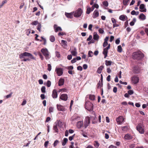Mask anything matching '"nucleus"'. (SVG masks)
Returning <instances> with one entry per match:
<instances>
[{
  "mask_svg": "<svg viewBox=\"0 0 148 148\" xmlns=\"http://www.w3.org/2000/svg\"><path fill=\"white\" fill-rule=\"evenodd\" d=\"M133 58L134 59L137 60H140L143 58L144 57V55L140 51H138L134 52L132 55Z\"/></svg>",
  "mask_w": 148,
  "mask_h": 148,
  "instance_id": "1",
  "label": "nucleus"
},
{
  "mask_svg": "<svg viewBox=\"0 0 148 148\" xmlns=\"http://www.w3.org/2000/svg\"><path fill=\"white\" fill-rule=\"evenodd\" d=\"M24 57H29L31 59L35 60V58L30 53L27 52H24L22 53L21 54L19 55V57L20 59H22Z\"/></svg>",
  "mask_w": 148,
  "mask_h": 148,
  "instance_id": "2",
  "label": "nucleus"
},
{
  "mask_svg": "<svg viewBox=\"0 0 148 148\" xmlns=\"http://www.w3.org/2000/svg\"><path fill=\"white\" fill-rule=\"evenodd\" d=\"M41 51L43 54L46 60H48L50 58V57L49 53L47 49L43 48L41 50Z\"/></svg>",
  "mask_w": 148,
  "mask_h": 148,
  "instance_id": "3",
  "label": "nucleus"
},
{
  "mask_svg": "<svg viewBox=\"0 0 148 148\" xmlns=\"http://www.w3.org/2000/svg\"><path fill=\"white\" fill-rule=\"evenodd\" d=\"M93 106L92 103L89 101L86 102L85 104L86 108L89 111L92 110Z\"/></svg>",
  "mask_w": 148,
  "mask_h": 148,
  "instance_id": "4",
  "label": "nucleus"
},
{
  "mask_svg": "<svg viewBox=\"0 0 148 148\" xmlns=\"http://www.w3.org/2000/svg\"><path fill=\"white\" fill-rule=\"evenodd\" d=\"M82 10L80 8L78 9L75 12H73V14L74 17H80L82 15Z\"/></svg>",
  "mask_w": 148,
  "mask_h": 148,
  "instance_id": "5",
  "label": "nucleus"
},
{
  "mask_svg": "<svg viewBox=\"0 0 148 148\" xmlns=\"http://www.w3.org/2000/svg\"><path fill=\"white\" fill-rule=\"evenodd\" d=\"M137 130L141 134H143L144 132V130L143 127V125L141 124L137 125Z\"/></svg>",
  "mask_w": 148,
  "mask_h": 148,
  "instance_id": "6",
  "label": "nucleus"
},
{
  "mask_svg": "<svg viewBox=\"0 0 148 148\" xmlns=\"http://www.w3.org/2000/svg\"><path fill=\"white\" fill-rule=\"evenodd\" d=\"M69 51H70L71 55L73 56H75L77 55V49L75 47H74L71 50L70 49Z\"/></svg>",
  "mask_w": 148,
  "mask_h": 148,
  "instance_id": "7",
  "label": "nucleus"
},
{
  "mask_svg": "<svg viewBox=\"0 0 148 148\" xmlns=\"http://www.w3.org/2000/svg\"><path fill=\"white\" fill-rule=\"evenodd\" d=\"M90 123V117L87 116L85 118V120L84 123V126L85 128H86L88 126Z\"/></svg>",
  "mask_w": 148,
  "mask_h": 148,
  "instance_id": "8",
  "label": "nucleus"
},
{
  "mask_svg": "<svg viewBox=\"0 0 148 148\" xmlns=\"http://www.w3.org/2000/svg\"><path fill=\"white\" fill-rule=\"evenodd\" d=\"M124 119L122 116H120L116 119V121L119 124H121L123 122Z\"/></svg>",
  "mask_w": 148,
  "mask_h": 148,
  "instance_id": "9",
  "label": "nucleus"
},
{
  "mask_svg": "<svg viewBox=\"0 0 148 148\" xmlns=\"http://www.w3.org/2000/svg\"><path fill=\"white\" fill-rule=\"evenodd\" d=\"M131 79L133 83L134 84L138 83L139 81L138 77L136 76H134L132 77Z\"/></svg>",
  "mask_w": 148,
  "mask_h": 148,
  "instance_id": "10",
  "label": "nucleus"
},
{
  "mask_svg": "<svg viewBox=\"0 0 148 148\" xmlns=\"http://www.w3.org/2000/svg\"><path fill=\"white\" fill-rule=\"evenodd\" d=\"M56 71L58 75V76H60L63 74V70L62 69L60 68H56L55 70Z\"/></svg>",
  "mask_w": 148,
  "mask_h": 148,
  "instance_id": "11",
  "label": "nucleus"
},
{
  "mask_svg": "<svg viewBox=\"0 0 148 148\" xmlns=\"http://www.w3.org/2000/svg\"><path fill=\"white\" fill-rule=\"evenodd\" d=\"M139 8L140 9V11L141 12H146L147 10L145 8V5L143 4H141L140 5Z\"/></svg>",
  "mask_w": 148,
  "mask_h": 148,
  "instance_id": "12",
  "label": "nucleus"
},
{
  "mask_svg": "<svg viewBox=\"0 0 148 148\" xmlns=\"http://www.w3.org/2000/svg\"><path fill=\"white\" fill-rule=\"evenodd\" d=\"M134 72L136 74L140 73V68L138 66H136L134 67L133 69Z\"/></svg>",
  "mask_w": 148,
  "mask_h": 148,
  "instance_id": "13",
  "label": "nucleus"
},
{
  "mask_svg": "<svg viewBox=\"0 0 148 148\" xmlns=\"http://www.w3.org/2000/svg\"><path fill=\"white\" fill-rule=\"evenodd\" d=\"M57 108L58 110H59L61 111H65V109L64 107L62 106L57 105Z\"/></svg>",
  "mask_w": 148,
  "mask_h": 148,
  "instance_id": "14",
  "label": "nucleus"
},
{
  "mask_svg": "<svg viewBox=\"0 0 148 148\" xmlns=\"http://www.w3.org/2000/svg\"><path fill=\"white\" fill-rule=\"evenodd\" d=\"M67 96L66 94H62L60 97V99H61L64 101L67 100Z\"/></svg>",
  "mask_w": 148,
  "mask_h": 148,
  "instance_id": "15",
  "label": "nucleus"
},
{
  "mask_svg": "<svg viewBox=\"0 0 148 148\" xmlns=\"http://www.w3.org/2000/svg\"><path fill=\"white\" fill-rule=\"evenodd\" d=\"M54 28L55 32H57L58 31H62V29L61 27H57V25H54Z\"/></svg>",
  "mask_w": 148,
  "mask_h": 148,
  "instance_id": "16",
  "label": "nucleus"
},
{
  "mask_svg": "<svg viewBox=\"0 0 148 148\" xmlns=\"http://www.w3.org/2000/svg\"><path fill=\"white\" fill-rule=\"evenodd\" d=\"M99 13L98 11L97 10H95L92 15V17L94 18H95L99 16Z\"/></svg>",
  "mask_w": 148,
  "mask_h": 148,
  "instance_id": "17",
  "label": "nucleus"
},
{
  "mask_svg": "<svg viewBox=\"0 0 148 148\" xmlns=\"http://www.w3.org/2000/svg\"><path fill=\"white\" fill-rule=\"evenodd\" d=\"M99 37L96 32H94L93 33V37L94 40L98 41L99 38Z\"/></svg>",
  "mask_w": 148,
  "mask_h": 148,
  "instance_id": "18",
  "label": "nucleus"
},
{
  "mask_svg": "<svg viewBox=\"0 0 148 148\" xmlns=\"http://www.w3.org/2000/svg\"><path fill=\"white\" fill-rule=\"evenodd\" d=\"M52 96L53 98H56L57 97L58 93L55 90H53V91Z\"/></svg>",
  "mask_w": 148,
  "mask_h": 148,
  "instance_id": "19",
  "label": "nucleus"
},
{
  "mask_svg": "<svg viewBox=\"0 0 148 148\" xmlns=\"http://www.w3.org/2000/svg\"><path fill=\"white\" fill-rule=\"evenodd\" d=\"M132 137L129 134H127L125 135L124 138L126 140H130L132 139Z\"/></svg>",
  "mask_w": 148,
  "mask_h": 148,
  "instance_id": "20",
  "label": "nucleus"
},
{
  "mask_svg": "<svg viewBox=\"0 0 148 148\" xmlns=\"http://www.w3.org/2000/svg\"><path fill=\"white\" fill-rule=\"evenodd\" d=\"M64 83V79L63 78H60L58 81V85L61 86L63 85Z\"/></svg>",
  "mask_w": 148,
  "mask_h": 148,
  "instance_id": "21",
  "label": "nucleus"
},
{
  "mask_svg": "<svg viewBox=\"0 0 148 148\" xmlns=\"http://www.w3.org/2000/svg\"><path fill=\"white\" fill-rule=\"evenodd\" d=\"M83 125V122L82 121L78 122L77 123V128H80Z\"/></svg>",
  "mask_w": 148,
  "mask_h": 148,
  "instance_id": "22",
  "label": "nucleus"
},
{
  "mask_svg": "<svg viewBox=\"0 0 148 148\" xmlns=\"http://www.w3.org/2000/svg\"><path fill=\"white\" fill-rule=\"evenodd\" d=\"M108 49H107L106 48H105L103 49V53L104 55L105 58H106V57L107 56V54L108 52Z\"/></svg>",
  "mask_w": 148,
  "mask_h": 148,
  "instance_id": "23",
  "label": "nucleus"
},
{
  "mask_svg": "<svg viewBox=\"0 0 148 148\" xmlns=\"http://www.w3.org/2000/svg\"><path fill=\"white\" fill-rule=\"evenodd\" d=\"M73 12H72L71 13H66L65 15L68 18H71L73 17Z\"/></svg>",
  "mask_w": 148,
  "mask_h": 148,
  "instance_id": "24",
  "label": "nucleus"
},
{
  "mask_svg": "<svg viewBox=\"0 0 148 148\" xmlns=\"http://www.w3.org/2000/svg\"><path fill=\"white\" fill-rule=\"evenodd\" d=\"M104 67V66L103 65L100 66L98 68L97 71V72L99 74L101 73L102 70L103 69Z\"/></svg>",
  "mask_w": 148,
  "mask_h": 148,
  "instance_id": "25",
  "label": "nucleus"
},
{
  "mask_svg": "<svg viewBox=\"0 0 148 148\" xmlns=\"http://www.w3.org/2000/svg\"><path fill=\"white\" fill-rule=\"evenodd\" d=\"M71 145L70 146L69 148H77L78 147L77 143H75V145H74L73 142H71Z\"/></svg>",
  "mask_w": 148,
  "mask_h": 148,
  "instance_id": "26",
  "label": "nucleus"
},
{
  "mask_svg": "<svg viewBox=\"0 0 148 148\" xmlns=\"http://www.w3.org/2000/svg\"><path fill=\"white\" fill-rule=\"evenodd\" d=\"M139 18L143 20H144L145 19L146 17L144 14L142 13L140 15Z\"/></svg>",
  "mask_w": 148,
  "mask_h": 148,
  "instance_id": "27",
  "label": "nucleus"
},
{
  "mask_svg": "<svg viewBox=\"0 0 148 148\" xmlns=\"http://www.w3.org/2000/svg\"><path fill=\"white\" fill-rule=\"evenodd\" d=\"M61 43L62 44V46H64V47H66L67 46V42L64 40H61Z\"/></svg>",
  "mask_w": 148,
  "mask_h": 148,
  "instance_id": "28",
  "label": "nucleus"
},
{
  "mask_svg": "<svg viewBox=\"0 0 148 148\" xmlns=\"http://www.w3.org/2000/svg\"><path fill=\"white\" fill-rule=\"evenodd\" d=\"M68 141V139L67 138H64L63 142L62 143V145L63 146H64L66 144Z\"/></svg>",
  "mask_w": 148,
  "mask_h": 148,
  "instance_id": "29",
  "label": "nucleus"
},
{
  "mask_svg": "<svg viewBox=\"0 0 148 148\" xmlns=\"http://www.w3.org/2000/svg\"><path fill=\"white\" fill-rule=\"evenodd\" d=\"M94 145L96 148H98L99 145V144L98 141H95L94 143Z\"/></svg>",
  "mask_w": 148,
  "mask_h": 148,
  "instance_id": "30",
  "label": "nucleus"
},
{
  "mask_svg": "<svg viewBox=\"0 0 148 148\" xmlns=\"http://www.w3.org/2000/svg\"><path fill=\"white\" fill-rule=\"evenodd\" d=\"M49 39L50 41L52 42H54L55 40V37L53 36H50Z\"/></svg>",
  "mask_w": 148,
  "mask_h": 148,
  "instance_id": "31",
  "label": "nucleus"
},
{
  "mask_svg": "<svg viewBox=\"0 0 148 148\" xmlns=\"http://www.w3.org/2000/svg\"><path fill=\"white\" fill-rule=\"evenodd\" d=\"M106 64L107 66H110L111 65V64L112 63V62L111 61H108L106 60Z\"/></svg>",
  "mask_w": 148,
  "mask_h": 148,
  "instance_id": "32",
  "label": "nucleus"
},
{
  "mask_svg": "<svg viewBox=\"0 0 148 148\" xmlns=\"http://www.w3.org/2000/svg\"><path fill=\"white\" fill-rule=\"evenodd\" d=\"M57 124L54 125L53 127V129L55 130V132H58V129L57 128Z\"/></svg>",
  "mask_w": 148,
  "mask_h": 148,
  "instance_id": "33",
  "label": "nucleus"
},
{
  "mask_svg": "<svg viewBox=\"0 0 148 148\" xmlns=\"http://www.w3.org/2000/svg\"><path fill=\"white\" fill-rule=\"evenodd\" d=\"M91 8H90L89 7H88V8L87 9V11H86V13L87 14H89L91 11H91Z\"/></svg>",
  "mask_w": 148,
  "mask_h": 148,
  "instance_id": "34",
  "label": "nucleus"
},
{
  "mask_svg": "<svg viewBox=\"0 0 148 148\" xmlns=\"http://www.w3.org/2000/svg\"><path fill=\"white\" fill-rule=\"evenodd\" d=\"M7 0H5L2 2V3L0 5V8H1L3 5L7 3Z\"/></svg>",
  "mask_w": 148,
  "mask_h": 148,
  "instance_id": "35",
  "label": "nucleus"
},
{
  "mask_svg": "<svg viewBox=\"0 0 148 148\" xmlns=\"http://www.w3.org/2000/svg\"><path fill=\"white\" fill-rule=\"evenodd\" d=\"M89 99L92 100H94L95 99V96L94 95H90L89 96Z\"/></svg>",
  "mask_w": 148,
  "mask_h": 148,
  "instance_id": "36",
  "label": "nucleus"
},
{
  "mask_svg": "<svg viewBox=\"0 0 148 148\" xmlns=\"http://www.w3.org/2000/svg\"><path fill=\"white\" fill-rule=\"evenodd\" d=\"M117 51L120 53L122 51V48L121 45L118 46Z\"/></svg>",
  "mask_w": 148,
  "mask_h": 148,
  "instance_id": "37",
  "label": "nucleus"
},
{
  "mask_svg": "<svg viewBox=\"0 0 148 148\" xmlns=\"http://www.w3.org/2000/svg\"><path fill=\"white\" fill-rule=\"evenodd\" d=\"M125 18V16L124 15H121L119 16V19L122 21H124Z\"/></svg>",
  "mask_w": 148,
  "mask_h": 148,
  "instance_id": "38",
  "label": "nucleus"
},
{
  "mask_svg": "<svg viewBox=\"0 0 148 148\" xmlns=\"http://www.w3.org/2000/svg\"><path fill=\"white\" fill-rule=\"evenodd\" d=\"M46 88L45 86H42L41 88V91L42 93H45L46 92Z\"/></svg>",
  "mask_w": 148,
  "mask_h": 148,
  "instance_id": "39",
  "label": "nucleus"
},
{
  "mask_svg": "<svg viewBox=\"0 0 148 148\" xmlns=\"http://www.w3.org/2000/svg\"><path fill=\"white\" fill-rule=\"evenodd\" d=\"M57 124L58 125V126L60 127H62L63 125V124L62 122L60 121L58 122V123Z\"/></svg>",
  "mask_w": 148,
  "mask_h": 148,
  "instance_id": "40",
  "label": "nucleus"
},
{
  "mask_svg": "<svg viewBox=\"0 0 148 148\" xmlns=\"http://www.w3.org/2000/svg\"><path fill=\"white\" fill-rule=\"evenodd\" d=\"M41 24L40 23H39L38 25L37 29L40 32L41 31Z\"/></svg>",
  "mask_w": 148,
  "mask_h": 148,
  "instance_id": "41",
  "label": "nucleus"
},
{
  "mask_svg": "<svg viewBox=\"0 0 148 148\" xmlns=\"http://www.w3.org/2000/svg\"><path fill=\"white\" fill-rule=\"evenodd\" d=\"M31 29H29L26 30V34L27 36H29L31 33Z\"/></svg>",
  "mask_w": 148,
  "mask_h": 148,
  "instance_id": "42",
  "label": "nucleus"
},
{
  "mask_svg": "<svg viewBox=\"0 0 148 148\" xmlns=\"http://www.w3.org/2000/svg\"><path fill=\"white\" fill-rule=\"evenodd\" d=\"M103 5L106 7H107L108 5V3L107 1H103Z\"/></svg>",
  "mask_w": 148,
  "mask_h": 148,
  "instance_id": "43",
  "label": "nucleus"
},
{
  "mask_svg": "<svg viewBox=\"0 0 148 148\" xmlns=\"http://www.w3.org/2000/svg\"><path fill=\"white\" fill-rule=\"evenodd\" d=\"M130 0H123V3L124 5H127Z\"/></svg>",
  "mask_w": 148,
  "mask_h": 148,
  "instance_id": "44",
  "label": "nucleus"
},
{
  "mask_svg": "<svg viewBox=\"0 0 148 148\" xmlns=\"http://www.w3.org/2000/svg\"><path fill=\"white\" fill-rule=\"evenodd\" d=\"M59 141L58 140H56L54 143H53V146L54 147H55L56 145H57L58 144V143H59Z\"/></svg>",
  "mask_w": 148,
  "mask_h": 148,
  "instance_id": "45",
  "label": "nucleus"
},
{
  "mask_svg": "<svg viewBox=\"0 0 148 148\" xmlns=\"http://www.w3.org/2000/svg\"><path fill=\"white\" fill-rule=\"evenodd\" d=\"M49 112L50 113H51L53 112V108L52 107H50L49 108Z\"/></svg>",
  "mask_w": 148,
  "mask_h": 148,
  "instance_id": "46",
  "label": "nucleus"
},
{
  "mask_svg": "<svg viewBox=\"0 0 148 148\" xmlns=\"http://www.w3.org/2000/svg\"><path fill=\"white\" fill-rule=\"evenodd\" d=\"M51 82L50 81L48 80L47 81V86L48 87H49L51 85Z\"/></svg>",
  "mask_w": 148,
  "mask_h": 148,
  "instance_id": "47",
  "label": "nucleus"
},
{
  "mask_svg": "<svg viewBox=\"0 0 148 148\" xmlns=\"http://www.w3.org/2000/svg\"><path fill=\"white\" fill-rule=\"evenodd\" d=\"M88 55L89 57H91L93 56V53L91 51H89L88 52Z\"/></svg>",
  "mask_w": 148,
  "mask_h": 148,
  "instance_id": "48",
  "label": "nucleus"
},
{
  "mask_svg": "<svg viewBox=\"0 0 148 148\" xmlns=\"http://www.w3.org/2000/svg\"><path fill=\"white\" fill-rule=\"evenodd\" d=\"M48 68L47 70L48 71H50L51 70V66L50 64H48Z\"/></svg>",
  "mask_w": 148,
  "mask_h": 148,
  "instance_id": "49",
  "label": "nucleus"
},
{
  "mask_svg": "<svg viewBox=\"0 0 148 148\" xmlns=\"http://www.w3.org/2000/svg\"><path fill=\"white\" fill-rule=\"evenodd\" d=\"M38 24V21H34L32 23V24L34 25H36Z\"/></svg>",
  "mask_w": 148,
  "mask_h": 148,
  "instance_id": "50",
  "label": "nucleus"
},
{
  "mask_svg": "<svg viewBox=\"0 0 148 148\" xmlns=\"http://www.w3.org/2000/svg\"><path fill=\"white\" fill-rule=\"evenodd\" d=\"M75 134H74L73 135V136H70L69 137V140H70V141H71L72 140H73V139L74 138V136H75Z\"/></svg>",
  "mask_w": 148,
  "mask_h": 148,
  "instance_id": "51",
  "label": "nucleus"
},
{
  "mask_svg": "<svg viewBox=\"0 0 148 148\" xmlns=\"http://www.w3.org/2000/svg\"><path fill=\"white\" fill-rule=\"evenodd\" d=\"M128 93L129 95H132L133 93V91L132 90H129L128 91Z\"/></svg>",
  "mask_w": 148,
  "mask_h": 148,
  "instance_id": "52",
  "label": "nucleus"
},
{
  "mask_svg": "<svg viewBox=\"0 0 148 148\" xmlns=\"http://www.w3.org/2000/svg\"><path fill=\"white\" fill-rule=\"evenodd\" d=\"M99 32L101 34H103L104 33V30L101 28H99Z\"/></svg>",
  "mask_w": 148,
  "mask_h": 148,
  "instance_id": "53",
  "label": "nucleus"
},
{
  "mask_svg": "<svg viewBox=\"0 0 148 148\" xmlns=\"http://www.w3.org/2000/svg\"><path fill=\"white\" fill-rule=\"evenodd\" d=\"M56 56L58 58H59L60 57V55L59 52H58V51H56Z\"/></svg>",
  "mask_w": 148,
  "mask_h": 148,
  "instance_id": "54",
  "label": "nucleus"
},
{
  "mask_svg": "<svg viewBox=\"0 0 148 148\" xmlns=\"http://www.w3.org/2000/svg\"><path fill=\"white\" fill-rule=\"evenodd\" d=\"M38 54L40 57V58H41V59L42 60H43L44 59V58L42 55L40 53V52H39Z\"/></svg>",
  "mask_w": 148,
  "mask_h": 148,
  "instance_id": "55",
  "label": "nucleus"
},
{
  "mask_svg": "<svg viewBox=\"0 0 148 148\" xmlns=\"http://www.w3.org/2000/svg\"><path fill=\"white\" fill-rule=\"evenodd\" d=\"M12 94V92H11L10 93V94L9 95H8L6 96V97L7 98H9L10 97Z\"/></svg>",
  "mask_w": 148,
  "mask_h": 148,
  "instance_id": "56",
  "label": "nucleus"
},
{
  "mask_svg": "<svg viewBox=\"0 0 148 148\" xmlns=\"http://www.w3.org/2000/svg\"><path fill=\"white\" fill-rule=\"evenodd\" d=\"M120 42V40H119V39H117L115 41V43L117 44L118 45L119 44Z\"/></svg>",
  "mask_w": 148,
  "mask_h": 148,
  "instance_id": "57",
  "label": "nucleus"
},
{
  "mask_svg": "<svg viewBox=\"0 0 148 148\" xmlns=\"http://www.w3.org/2000/svg\"><path fill=\"white\" fill-rule=\"evenodd\" d=\"M92 38V36L90 35L89 36V37L87 39V41H89Z\"/></svg>",
  "mask_w": 148,
  "mask_h": 148,
  "instance_id": "58",
  "label": "nucleus"
},
{
  "mask_svg": "<svg viewBox=\"0 0 148 148\" xmlns=\"http://www.w3.org/2000/svg\"><path fill=\"white\" fill-rule=\"evenodd\" d=\"M127 129V127L126 126H124L122 127V130L123 131H125Z\"/></svg>",
  "mask_w": 148,
  "mask_h": 148,
  "instance_id": "59",
  "label": "nucleus"
},
{
  "mask_svg": "<svg viewBox=\"0 0 148 148\" xmlns=\"http://www.w3.org/2000/svg\"><path fill=\"white\" fill-rule=\"evenodd\" d=\"M48 143H49L48 141H47L45 142L44 143V146H45V147L46 148L47 147Z\"/></svg>",
  "mask_w": 148,
  "mask_h": 148,
  "instance_id": "60",
  "label": "nucleus"
},
{
  "mask_svg": "<svg viewBox=\"0 0 148 148\" xmlns=\"http://www.w3.org/2000/svg\"><path fill=\"white\" fill-rule=\"evenodd\" d=\"M117 90V88L116 87H114L113 89V92L114 93H116Z\"/></svg>",
  "mask_w": 148,
  "mask_h": 148,
  "instance_id": "61",
  "label": "nucleus"
},
{
  "mask_svg": "<svg viewBox=\"0 0 148 148\" xmlns=\"http://www.w3.org/2000/svg\"><path fill=\"white\" fill-rule=\"evenodd\" d=\"M77 60L76 58H73L71 61V62L72 63H74L76 62Z\"/></svg>",
  "mask_w": 148,
  "mask_h": 148,
  "instance_id": "62",
  "label": "nucleus"
},
{
  "mask_svg": "<svg viewBox=\"0 0 148 148\" xmlns=\"http://www.w3.org/2000/svg\"><path fill=\"white\" fill-rule=\"evenodd\" d=\"M108 45V42H104L103 44V46L104 47H106Z\"/></svg>",
  "mask_w": 148,
  "mask_h": 148,
  "instance_id": "63",
  "label": "nucleus"
},
{
  "mask_svg": "<svg viewBox=\"0 0 148 148\" xmlns=\"http://www.w3.org/2000/svg\"><path fill=\"white\" fill-rule=\"evenodd\" d=\"M67 58L68 60H71L72 58V55H69Z\"/></svg>",
  "mask_w": 148,
  "mask_h": 148,
  "instance_id": "64",
  "label": "nucleus"
}]
</instances>
